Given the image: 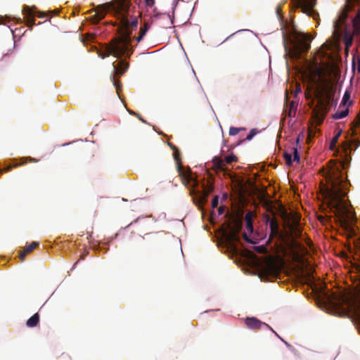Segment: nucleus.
<instances>
[{"label": "nucleus", "mask_w": 360, "mask_h": 360, "mask_svg": "<svg viewBox=\"0 0 360 360\" xmlns=\"http://www.w3.org/2000/svg\"><path fill=\"white\" fill-rule=\"evenodd\" d=\"M345 167V163L335 164L325 174L327 184L323 188V195L335 221L349 231L355 222V216L345 199L350 184L342 170Z\"/></svg>", "instance_id": "nucleus-1"}, {"label": "nucleus", "mask_w": 360, "mask_h": 360, "mask_svg": "<svg viewBox=\"0 0 360 360\" xmlns=\"http://www.w3.org/2000/svg\"><path fill=\"white\" fill-rule=\"evenodd\" d=\"M348 16L347 11H343L339 18L334 21L333 26L334 35L342 38L347 53L352 44L353 34H358L360 32V9L356 11L354 16H352L353 33L351 32L350 25L347 22Z\"/></svg>", "instance_id": "nucleus-2"}, {"label": "nucleus", "mask_w": 360, "mask_h": 360, "mask_svg": "<svg viewBox=\"0 0 360 360\" xmlns=\"http://www.w3.org/2000/svg\"><path fill=\"white\" fill-rule=\"evenodd\" d=\"M174 157L177 164V169L179 174L186 184L193 187L191 193L194 195L193 200L199 207L203 206L207 201V196L212 192V188L205 185L204 183H200L197 177L191 172L190 169L184 170L178 163V154L174 153Z\"/></svg>", "instance_id": "nucleus-3"}, {"label": "nucleus", "mask_w": 360, "mask_h": 360, "mask_svg": "<svg viewBox=\"0 0 360 360\" xmlns=\"http://www.w3.org/2000/svg\"><path fill=\"white\" fill-rule=\"evenodd\" d=\"M131 43V33H127L120 38H116L113 42L105 48L104 53L99 52V56L104 58L110 55L116 58H120L127 55L129 56L132 53L129 48Z\"/></svg>", "instance_id": "nucleus-4"}, {"label": "nucleus", "mask_w": 360, "mask_h": 360, "mask_svg": "<svg viewBox=\"0 0 360 360\" xmlns=\"http://www.w3.org/2000/svg\"><path fill=\"white\" fill-rule=\"evenodd\" d=\"M312 37L304 33H297L292 41V48L285 46L287 53L293 59L300 60L302 55L307 52L311 47Z\"/></svg>", "instance_id": "nucleus-5"}, {"label": "nucleus", "mask_w": 360, "mask_h": 360, "mask_svg": "<svg viewBox=\"0 0 360 360\" xmlns=\"http://www.w3.org/2000/svg\"><path fill=\"white\" fill-rule=\"evenodd\" d=\"M130 3L128 0H116L113 6L115 15L120 20L122 26L128 29L129 27H136L138 20L136 18L129 20L128 19Z\"/></svg>", "instance_id": "nucleus-6"}, {"label": "nucleus", "mask_w": 360, "mask_h": 360, "mask_svg": "<svg viewBox=\"0 0 360 360\" xmlns=\"http://www.w3.org/2000/svg\"><path fill=\"white\" fill-rule=\"evenodd\" d=\"M304 240L306 245L310 246L311 241L304 238L302 231L298 227L293 228L291 233V240L290 247L292 251L297 257L309 255V250L302 240Z\"/></svg>", "instance_id": "nucleus-7"}, {"label": "nucleus", "mask_w": 360, "mask_h": 360, "mask_svg": "<svg viewBox=\"0 0 360 360\" xmlns=\"http://www.w3.org/2000/svg\"><path fill=\"white\" fill-rule=\"evenodd\" d=\"M259 277L261 281H268L275 277L278 269L272 257L264 258L258 263Z\"/></svg>", "instance_id": "nucleus-8"}, {"label": "nucleus", "mask_w": 360, "mask_h": 360, "mask_svg": "<svg viewBox=\"0 0 360 360\" xmlns=\"http://www.w3.org/2000/svg\"><path fill=\"white\" fill-rule=\"evenodd\" d=\"M359 141L355 139H351L342 143L340 148L345 158H347L349 155V152L356 150L359 146Z\"/></svg>", "instance_id": "nucleus-9"}, {"label": "nucleus", "mask_w": 360, "mask_h": 360, "mask_svg": "<svg viewBox=\"0 0 360 360\" xmlns=\"http://www.w3.org/2000/svg\"><path fill=\"white\" fill-rule=\"evenodd\" d=\"M36 8L34 6H24L22 10V13L26 16L27 23L30 25H33L35 24V11L34 9Z\"/></svg>", "instance_id": "nucleus-10"}, {"label": "nucleus", "mask_w": 360, "mask_h": 360, "mask_svg": "<svg viewBox=\"0 0 360 360\" xmlns=\"http://www.w3.org/2000/svg\"><path fill=\"white\" fill-rule=\"evenodd\" d=\"M112 67L113 70L115 71L116 75L120 76L127 71L129 67V64L124 60H120L117 65H115L113 63Z\"/></svg>", "instance_id": "nucleus-11"}, {"label": "nucleus", "mask_w": 360, "mask_h": 360, "mask_svg": "<svg viewBox=\"0 0 360 360\" xmlns=\"http://www.w3.org/2000/svg\"><path fill=\"white\" fill-rule=\"evenodd\" d=\"M335 46V42L329 40L325 42L321 47V54L325 58H330L329 54L327 53V51L333 49Z\"/></svg>", "instance_id": "nucleus-12"}, {"label": "nucleus", "mask_w": 360, "mask_h": 360, "mask_svg": "<svg viewBox=\"0 0 360 360\" xmlns=\"http://www.w3.org/2000/svg\"><path fill=\"white\" fill-rule=\"evenodd\" d=\"M247 326L250 328H258L262 325L267 326L266 323L261 322L255 317H248L245 320Z\"/></svg>", "instance_id": "nucleus-13"}, {"label": "nucleus", "mask_w": 360, "mask_h": 360, "mask_svg": "<svg viewBox=\"0 0 360 360\" xmlns=\"http://www.w3.org/2000/svg\"><path fill=\"white\" fill-rule=\"evenodd\" d=\"M39 245L38 242H32L30 245L27 246L22 251L19 253V257L21 259H23L25 255L32 252L37 246Z\"/></svg>", "instance_id": "nucleus-14"}, {"label": "nucleus", "mask_w": 360, "mask_h": 360, "mask_svg": "<svg viewBox=\"0 0 360 360\" xmlns=\"http://www.w3.org/2000/svg\"><path fill=\"white\" fill-rule=\"evenodd\" d=\"M39 320V316L38 314H34L32 316H31L27 321V326L28 327H34L37 326Z\"/></svg>", "instance_id": "nucleus-15"}, {"label": "nucleus", "mask_w": 360, "mask_h": 360, "mask_svg": "<svg viewBox=\"0 0 360 360\" xmlns=\"http://www.w3.org/2000/svg\"><path fill=\"white\" fill-rule=\"evenodd\" d=\"M148 25L145 23L144 25L141 27L139 35L136 38L137 42H139L143 37L146 35V32L148 30Z\"/></svg>", "instance_id": "nucleus-16"}, {"label": "nucleus", "mask_w": 360, "mask_h": 360, "mask_svg": "<svg viewBox=\"0 0 360 360\" xmlns=\"http://www.w3.org/2000/svg\"><path fill=\"white\" fill-rule=\"evenodd\" d=\"M349 113V109L346 108L345 110H342L340 111H338L333 115V118L336 120L342 119L345 117Z\"/></svg>", "instance_id": "nucleus-17"}, {"label": "nucleus", "mask_w": 360, "mask_h": 360, "mask_svg": "<svg viewBox=\"0 0 360 360\" xmlns=\"http://www.w3.org/2000/svg\"><path fill=\"white\" fill-rule=\"evenodd\" d=\"M105 11L104 9H100L97 11L95 15H94V18H95L94 22H98L105 17Z\"/></svg>", "instance_id": "nucleus-18"}, {"label": "nucleus", "mask_w": 360, "mask_h": 360, "mask_svg": "<svg viewBox=\"0 0 360 360\" xmlns=\"http://www.w3.org/2000/svg\"><path fill=\"white\" fill-rule=\"evenodd\" d=\"M349 99H350V92L349 91H346L342 97L341 104L343 105H352V101H350Z\"/></svg>", "instance_id": "nucleus-19"}, {"label": "nucleus", "mask_w": 360, "mask_h": 360, "mask_svg": "<svg viewBox=\"0 0 360 360\" xmlns=\"http://www.w3.org/2000/svg\"><path fill=\"white\" fill-rule=\"evenodd\" d=\"M342 131L340 130L331 140L330 148V150H334L336 147V145L338 142L339 137L340 136Z\"/></svg>", "instance_id": "nucleus-20"}, {"label": "nucleus", "mask_w": 360, "mask_h": 360, "mask_svg": "<svg viewBox=\"0 0 360 360\" xmlns=\"http://www.w3.org/2000/svg\"><path fill=\"white\" fill-rule=\"evenodd\" d=\"M266 222L269 224L271 231H276L277 229L276 221L274 219L268 217L266 218Z\"/></svg>", "instance_id": "nucleus-21"}, {"label": "nucleus", "mask_w": 360, "mask_h": 360, "mask_svg": "<svg viewBox=\"0 0 360 360\" xmlns=\"http://www.w3.org/2000/svg\"><path fill=\"white\" fill-rule=\"evenodd\" d=\"M244 128H236L231 127L229 129V135L230 136H236L239 133L240 131L243 130Z\"/></svg>", "instance_id": "nucleus-22"}, {"label": "nucleus", "mask_w": 360, "mask_h": 360, "mask_svg": "<svg viewBox=\"0 0 360 360\" xmlns=\"http://www.w3.org/2000/svg\"><path fill=\"white\" fill-rule=\"evenodd\" d=\"M296 109H297V105H296V103L295 102H291L290 103V106H289V112H288V115L289 117L291 116V112H294L295 113V111H296Z\"/></svg>", "instance_id": "nucleus-23"}, {"label": "nucleus", "mask_w": 360, "mask_h": 360, "mask_svg": "<svg viewBox=\"0 0 360 360\" xmlns=\"http://www.w3.org/2000/svg\"><path fill=\"white\" fill-rule=\"evenodd\" d=\"M237 160V158L235 155L231 154L225 157V160L227 163H231L235 162Z\"/></svg>", "instance_id": "nucleus-24"}, {"label": "nucleus", "mask_w": 360, "mask_h": 360, "mask_svg": "<svg viewBox=\"0 0 360 360\" xmlns=\"http://www.w3.org/2000/svg\"><path fill=\"white\" fill-rule=\"evenodd\" d=\"M257 129H252L249 133V134L247 136L246 139L248 141H250L253 139V137L257 134Z\"/></svg>", "instance_id": "nucleus-25"}, {"label": "nucleus", "mask_w": 360, "mask_h": 360, "mask_svg": "<svg viewBox=\"0 0 360 360\" xmlns=\"http://www.w3.org/2000/svg\"><path fill=\"white\" fill-rule=\"evenodd\" d=\"M315 74L319 76V77H321L323 74V69L322 67H321L320 65H316V68H315Z\"/></svg>", "instance_id": "nucleus-26"}, {"label": "nucleus", "mask_w": 360, "mask_h": 360, "mask_svg": "<svg viewBox=\"0 0 360 360\" xmlns=\"http://www.w3.org/2000/svg\"><path fill=\"white\" fill-rule=\"evenodd\" d=\"M284 158L288 165H290L292 162V155L290 153H285Z\"/></svg>", "instance_id": "nucleus-27"}, {"label": "nucleus", "mask_w": 360, "mask_h": 360, "mask_svg": "<svg viewBox=\"0 0 360 360\" xmlns=\"http://www.w3.org/2000/svg\"><path fill=\"white\" fill-rule=\"evenodd\" d=\"M110 78L113 82V84L115 86V87L118 89V88L120 86V82L119 81H117L116 79H115V75H111L110 76Z\"/></svg>", "instance_id": "nucleus-28"}, {"label": "nucleus", "mask_w": 360, "mask_h": 360, "mask_svg": "<svg viewBox=\"0 0 360 360\" xmlns=\"http://www.w3.org/2000/svg\"><path fill=\"white\" fill-rule=\"evenodd\" d=\"M294 161H300V155L297 148H293V160Z\"/></svg>", "instance_id": "nucleus-29"}, {"label": "nucleus", "mask_w": 360, "mask_h": 360, "mask_svg": "<svg viewBox=\"0 0 360 360\" xmlns=\"http://www.w3.org/2000/svg\"><path fill=\"white\" fill-rule=\"evenodd\" d=\"M219 205V198L218 196H214L212 200V207H217Z\"/></svg>", "instance_id": "nucleus-30"}, {"label": "nucleus", "mask_w": 360, "mask_h": 360, "mask_svg": "<svg viewBox=\"0 0 360 360\" xmlns=\"http://www.w3.org/2000/svg\"><path fill=\"white\" fill-rule=\"evenodd\" d=\"M301 91V87L300 86H297L296 89L294 91L295 96H297Z\"/></svg>", "instance_id": "nucleus-31"}, {"label": "nucleus", "mask_w": 360, "mask_h": 360, "mask_svg": "<svg viewBox=\"0 0 360 360\" xmlns=\"http://www.w3.org/2000/svg\"><path fill=\"white\" fill-rule=\"evenodd\" d=\"M146 3L148 6H151L154 4L155 0H146Z\"/></svg>", "instance_id": "nucleus-32"}, {"label": "nucleus", "mask_w": 360, "mask_h": 360, "mask_svg": "<svg viewBox=\"0 0 360 360\" xmlns=\"http://www.w3.org/2000/svg\"><path fill=\"white\" fill-rule=\"evenodd\" d=\"M281 6H278L276 8V13L278 17V18L281 20Z\"/></svg>", "instance_id": "nucleus-33"}, {"label": "nucleus", "mask_w": 360, "mask_h": 360, "mask_svg": "<svg viewBox=\"0 0 360 360\" xmlns=\"http://www.w3.org/2000/svg\"><path fill=\"white\" fill-rule=\"evenodd\" d=\"M37 15L39 18H43L44 16V12H37Z\"/></svg>", "instance_id": "nucleus-34"}, {"label": "nucleus", "mask_w": 360, "mask_h": 360, "mask_svg": "<svg viewBox=\"0 0 360 360\" xmlns=\"http://www.w3.org/2000/svg\"><path fill=\"white\" fill-rule=\"evenodd\" d=\"M248 229L252 230V226L250 222H248Z\"/></svg>", "instance_id": "nucleus-35"}, {"label": "nucleus", "mask_w": 360, "mask_h": 360, "mask_svg": "<svg viewBox=\"0 0 360 360\" xmlns=\"http://www.w3.org/2000/svg\"><path fill=\"white\" fill-rule=\"evenodd\" d=\"M219 214H222V213H223V210H222V208H221V207H220V208L219 209Z\"/></svg>", "instance_id": "nucleus-36"}, {"label": "nucleus", "mask_w": 360, "mask_h": 360, "mask_svg": "<svg viewBox=\"0 0 360 360\" xmlns=\"http://www.w3.org/2000/svg\"><path fill=\"white\" fill-rule=\"evenodd\" d=\"M214 160H217L219 162H221V161H220V160H219V159H218L217 158H214Z\"/></svg>", "instance_id": "nucleus-37"}, {"label": "nucleus", "mask_w": 360, "mask_h": 360, "mask_svg": "<svg viewBox=\"0 0 360 360\" xmlns=\"http://www.w3.org/2000/svg\"><path fill=\"white\" fill-rule=\"evenodd\" d=\"M229 237L230 238H234V236L231 234Z\"/></svg>", "instance_id": "nucleus-38"}, {"label": "nucleus", "mask_w": 360, "mask_h": 360, "mask_svg": "<svg viewBox=\"0 0 360 360\" xmlns=\"http://www.w3.org/2000/svg\"><path fill=\"white\" fill-rule=\"evenodd\" d=\"M1 172L0 171V173H1Z\"/></svg>", "instance_id": "nucleus-39"}]
</instances>
